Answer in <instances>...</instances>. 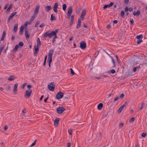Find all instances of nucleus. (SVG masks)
Masks as SVG:
<instances>
[{"label": "nucleus", "instance_id": "1", "mask_svg": "<svg viewBox=\"0 0 147 147\" xmlns=\"http://www.w3.org/2000/svg\"><path fill=\"white\" fill-rule=\"evenodd\" d=\"M53 51L54 50L52 49L50 50L49 53L47 61L49 62V67H51V63L52 61V57L53 53Z\"/></svg>", "mask_w": 147, "mask_h": 147}, {"label": "nucleus", "instance_id": "2", "mask_svg": "<svg viewBox=\"0 0 147 147\" xmlns=\"http://www.w3.org/2000/svg\"><path fill=\"white\" fill-rule=\"evenodd\" d=\"M58 32V30H56L55 31H53L51 33H50L49 38H51L53 36H54L55 38H57V33Z\"/></svg>", "mask_w": 147, "mask_h": 147}, {"label": "nucleus", "instance_id": "3", "mask_svg": "<svg viewBox=\"0 0 147 147\" xmlns=\"http://www.w3.org/2000/svg\"><path fill=\"white\" fill-rule=\"evenodd\" d=\"M55 85L53 82H51L48 86V89L50 91H53L55 89Z\"/></svg>", "mask_w": 147, "mask_h": 147}, {"label": "nucleus", "instance_id": "4", "mask_svg": "<svg viewBox=\"0 0 147 147\" xmlns=\"http://www.w3.org/2000/svg\"><path fill=\"white\" fill-rule=\"evenodd\" d=\"M65 110L63 107H59L57 109V111L58 114H61Z\"/></svg>", "mask_w": 147, "mask_h": 147}, {"label": "nucleus", "instance_id": "5", "mask_svg": "<svg viewBox=\"0 0 147 147\" xmlns=\"http://www.w3.org/2000/svg\"><path fill=\"white\" fill-rule=\"evenodd\" d=\"M32 92V91L31 90H27L25 92V95H24L25 97L26 98H29L31 95Z\"/></svg>", "mask_w": 147, "mask_h": 147}, {"label": "nucleus", "instance_id": "6", "mask_svg": "<svg viewBox=\"0 0 147 147\" xmlns=\"http://www.w3.org/2000/svg\"><path fill=\"white\" fill-rule=\"evenodd\" d=\"M63 94L61 92H58L56 95L55 98L57 99H59L62 98L63 96Z\"/></svg>", "mask_w": 147, "mask_h": 147}, {"label": "nucleus", "instance_id": "7", "mask_svg": "<svg viewBox=\"0 0 147 147\" xmlns=\"http://www.w3.org/2000/svg\"><path fill=\"white\" fill-rule=\"evenodd\" d=\"M86 47V44L84 41L80 43V47L82 49H84Z\"/></svg>", "mask_w": 147, "mask_h": 147}, {"label": "nucleus", "instance_id": "8", "mask_svg": "<svg viewBox=\"0 0 147 147\" xmlns=\"http://www.w3.org/2000/svg\"><path fill=\"white\" fill-rule=\"evenodd\" d=\"M18 84L17 83L16 84H14L13 88V93L14 94H17V86Z\"/></svg>", "mask_w": 147, "mask_h": 147}, {"label": "nucleus", "instance_id": "9", "mask_svg": "<svg viewBox=\"0 0 147 147\" xmlns=\"http://www.w3.org/2000/svg\"><path fill=\"white\" fill-rule=\"evenodd\" d=\"M72 11V8L71 7H70L69 9L67 12V15L69 16H70L71 14Z\"/></svg>", "mask_w": 147, "mask_h": 147}, {"label": "nucleus", "instance_id": "10", "mask_svg": "<svg viewBox=\"0 0 147 147\" xmlns=\"http://www.w3.org/2000/svg\"><path fill=\"white\" fill-rule=\"evenodd\" d=\"M38 47H38L36 46H35L34 47L35 51L34 53V54L35 56L36 55L38 52L39 51Z\"/></svg>", "mask_w": 147, "mask_h": 147}, {"label": "nucleus", "instance_id": "11", "mask_svg": "<svg viewBox=\"0 0 147 147\" xmlns=\"http://www.w3.org/2000/svg\"><path fill=\"white\" fill-rule=\"evenodd\" d=\"M40 7V6L39 5H37L36 8L35 10L34 11V15H36V16L37 14L38 13V12L39 8Z\"/></svg>", "mask_w": 147, "mask_h": 147}, {"label": "nucleus", "instance_id": "12", "mask_svg": "<svg viewBox=\"0 0 147 147\" xmlns=\"http://www.w3.org/2000/svg\"><path fill=\"white\" fill-rule=\"evenodd\" d=\"M59 118H56L54 121V125L55 127H57L59 123Z\"/></svg>", "mask_w": 147, "mask_h": 147}, {"label": "nucleus", "instance_id": "13", "mask_svg": "<svg viewBox=\"0 0 147 147\" xmlns=\"http://www.w3.org/2000/svg\"><path fill=\"white\" fill-rule=\"evenodd\" d=\"M114 4V3L113 2H111L109 5H104L103 7V8L105 9L107 7H111Z\"/></svg>", "mask_w": 147, "mask_h": 147}, {"label": "nucleus", "instance_id": "14", "mask_svg": "<svg viewBox=\"0 0 147 147\" xmlns=\"http://www.w3.org/2000/svg\"><path fill=\"white\" fill-rule=\"evenodd\" d=\"M86 13V11L85 10H83L82 12V13L80 17L82 19V20L84 19V17L85 16Z\"/></svg>", "mask_w": 147, "mask_h": 147}, {"label": "nucleus", "instance_id": "15", "mask_svg": "<svg viewBox=\"0 0 147 147\" xmlns=\"http://www.w3.org/2000/svg\"><path fill=\"white\" fill-rule=\"evenodd\" d=\"M58 7V3H56L54 5V6L53 7V10L54 11L56 12H57V8Z\"/></svg>", "mask_w": 147, "mask_h": 147}, {"label": "nucleus", "instance_id": "16", "mask_svg": "<svg viewBox=\"0 0 147 147\" xmlns=\"http://www.w3.org/2000/svg\"><path fill=\"white\" fill-rule=\"evenodd\" d=\"M16 78L15 76H11L8 78V80L9 81H12L14 80Z\"/></svg>", "mask_w": 147, "mask_h": 147}, {"label": "nucleus", "instance_id": "17", "mask_svg": "<svg viewBox=\"0 0 147 147\" xmlns=\"http://www.w3.org/2000/svg\"><path fill=\"white\" fill-rule=\"evenodd\" d=\"M103 104L102 103H100L98 104L97 106V108L98 110H101L103 107Z\"/></svg>", "mask_w": 147, "mask_h": 147}, {"label": "nucleus", "instance_id": "18", "mask_svg": "<svg viewBox=\"0 0 147 147\" xmlns=\"http://www.w3.org/2000/svg\"><path fill=\"white\" fill-rule=\"evenodd\" d=\"M25 36L26 39L28 38L29 37V35L28 34V32L27 29L25 30Z\"/></svg>", "mask_w": 147, "mask_h": 147}, {"label": "nucleus", "instance_id": "19", "mask_svg": "<svg viewBox=\"0 0 147 147\" xmlns=\"http://www.w3.org/2000/svg\"><path fill=\"white\" fill-rule=\"evenodd\" d=\"M18 24H15L14 26L13 30L15 32H16L18 30Z\"/></svg>", "mask_w": 147, "mask_h": 147}, {"label": "nucleus", "instance_id": "20", "mask_svg": "<svg viewBox=\"0 0 147 147\" xmlns=\"http://www.w3.org/2000/svg\"><path fill=\"white\" fill-rule=\"evenodd\" d=\"M50 35V31H48L45 32V34L43 35V36L45 37H47V36H48L49 38Z\"/></svg>", "mask_w": 147, "mask_h": 147}, {"label": "nucleus", "instance_id": "21", "mask_svg": "<svg viewBox=\"0 0 147 147\" xmlns=\"http://www.w3.org/2000/svg\"><path fill=\"white\" fill-rule=\"evenodd\" d=\"M18 47H19L18 45H16L15 46V48H14V49L12 50V51L13 52H16L18 50Z\"/></svg>", "mask_w": 147, "mask_h": 147}, {"label": "nucleus", "instance_id": "22", "mask_svg": "<svg viewBox=\"0 0 147 147\" xmlns=\"http://www.w3.org/2000/svg\"><path fill=\"white\" fill-rule=\"evenodd\" d=\"M74 19V16H71V23L70 24V26H71L72 25Z\"/></svg>", "mask_w": 147, "mask_h": 147}, {"label": "nucleus", "instance_id": "23", "mask_svg": "<svg viewBox=\"0 0 147 147\" xmlns=\"http://www.w3.org/2000/svg\"><path fill=\"white\" fill-rule=\"evenodd\" d=\"M6 35V32L5 31H3V34L2 36L1 40L3 41L4 40V37Z\"/></svg>", "mask_w": 147, "mask_h": 147}, {"label": "nucleus", "instance_id": "24", "mask_svg": "<svg viewBox=\"0 0 147 147\" xmlns=\"http://www.w3.org/2000/svg\"><path fill=\"white\" fill-rule=\"evenodd\" d=\"M24 26H21L20 27V34L22 35L23 33L24 29Z\"/></svg>", "mask_w": 147, "mask_h": 147}, {"label": "nucleus", "instance_id": "25", "mask_svg": "<svg viewBox=\"0 0 147 147\" xmlns=\"http://www.w3.org/2000/svg\"><path fill=\"white\" fill-rule=\"evenodd\" d=\"M45 8L46 10L47 11H48L49 10L51 9L52 8L51 6H47L45 7Z\"/></svg>", "mask_w": 147, "mask_h": 147}, {"label": "nucleus", "instance_id": "26", "mask_svg": "<svg viewBox=\"0 0 147 147\" xmlns=\"http://www.w3.org/2000/svg\"><path fill=\"white\" fill-rule=\"evenodd\" d=\"M81 25V22L80 20L79 19H78V24L76 26V28H80Z\"/></svg>", "mask_w": 147, "mask_h": 147}, {"label": "nucleus", "instance_id": "27", "mask_svg": "<svg viewBox=\"0 0 147 147\" xmlns=\"http://www.w3.org/2000/svg\"><path fill=\"white\" fill-rule=\"evenodd\" d=\"M41 45V42L40 39L39 38H38L37 39V46L38 47H40Z\"/></svg>", "mask_w": 147, "mask_h": 147}, {"label": "nucleus", "instance_id": "28", "mask_svg": "<svg viewBox=\"0 0 147 147\" xmlns=\"http://www.w3.org/2000/svg\"><path fill=\"white\" fill-rule=\"evenodd\" d=\"M56 20L55 17L53 16V14H52L51 16V18L50 20L51 21L55 20Z\"/></svg>", "mask_w": 147, "mask_h": 147}, {"label": "nucleus", "instance_id": "29", "mask_svg": "<svg viewBox=\"0 0 147 147\" xmlns=\"http://www.w3.org/2000/svg\"><path fill=\"white\" fill-rule=\"evenodd\" d=\"M140 11H138L137 12H134L133 13V14L134 16H138L140 14Z\"/></svg>", "mask_w": 147, "mask_h": 147}, {"label": "nucleus", "instance_id": "30", "mask_svg": "<svg viewBox=\"0 0 147 147\" xmlns=\"http://www.w3.org/2000/svg\"><path fill=\"white\" fill-rule=\"evenodd\" d=\"M115 73V71L114 69H112L111 70H109L108 71V73L110 74H113Z\"/></svg>", "mask_w": 147, "mask_h": 147}, {"label": "nucleus", "instance_id": "31", "mask_svg": "<svg viewBox=\"0 0 147 147\" xmlns=\"http://www.w3.org/2000/svg\"><path fill=\"white\" fill-rule=\"evenodd\" d=\"M66 7H67V5H66V4H63V6H62V9L63 10H64V11H65L66 9Z\"/></svg>", "mask_w": 147, "mask_h": 147}, {"label": "nucleus", "instance_id": "32", "mask_svg": "<svg viewBox=\"0 0 147 147\" xmlns=\"http://www.w3.org/2000/svg\"><path fill=\"white\" fill-rule=\"evenodd\" d=\"M16 13H17L16 12H14L12 13L10 16V17L12 18L13 16H14L16 14Z\"/></svg>", "mask_w": 147, "mask_h": 147}, {"label": "nucleus", "instance_id": "33", "mask_svg": "<svg viewBox=\"0 0 147 147\" xmlns=\"http://www.w3.org/2000/svg\"><path fill=\"white\" fill-rule=\"evenodd\" d=\"M124 125L123 123H120L119 125V128H121Z\"/></svg>", "mask_w": 147, "mask_h": 147}, {"label": "nucleus", "instance_id": "34", "mask_svg": "<svg viewBox=\"0 0 147 147\" xmlns=\"http://www.w3.org/2000/svg\"><path fill=\"white\" fill-rule=\"evenodd\" d=\"M135 118L134 117H132L129 120V121L130 123H131L134 121Z\"/></svg>", "mask_w": 147, "mask_h": 147}, {"label": "nucleus", "instance_id": "35", "mask_svg": "<svg viewBox=\"0 0 147 147\" xmlns=\"http://www.w3.org/2000/svg\"><path fill=\"white\" fill-rule=\"evenodd\" d=\"M12 7V5L11 4L9 7H8V8L7 9V11H10V9Z\"/></svg>", "mask_w": 147, "mask_h": 147}, {"label": "nucleus", "instance_id": "36", "mask_svg": "<svg viewBox=\"0 0 147 147\" xmlns=\"http://www.w3.org/2000/svg\"><path fill=\"white\" fill-rule=\"evenodd\" d=\"M112 62L113 64V67H116V65H115V61L113 58H112Z\"/></svg>", "mask_w": 147, "mask_h": 147}, {"label": "nucleus", "instance_id": "37", "mask_svg": "<svg viewBox=\"0 0 147 147\" xmlns=\"http://www.w3.org/2000/svg\"><path fill=\"white\" fill-rule=\"evenodd\" d=\"M125 15V12L124 11H122L121 13V16L122 17H123Z\"/></svg>", "mask_w": 147, "mask_h": 147}, {"label": "nucleus", "instance_id": "38", "mask_svg": "<svg viewBox=\"0 0 147 147\" xmlns=\"http://www.w3.org/2000/svg\"><path fill=\"white\" fill-rule=\"evenodd\" d=\"M144 106V104H143V103H142L141 106L139 108V110H141L142 109H143V108Z\"/></svg>", "mask_w": 147, "mask_h": 147}, {"label": "nucleus", "instance_id": "39", "mask_svg": "<svg viewBox=\"0 0 147 147\" xmlns=\"http://www.w3.org/2000/svg\"><path fill=\"white\" fill-rule=\"evenodd\" d=\"M122 110H123L121 109V108L120 107L117 111L118 113V114H120Z\"/></svg>", "mask_w": 147, "mask_h": 147}, {"label": "nucleus", "instance_id": "40", "mask_svg": "<svg viewBox=\"0 0 147 147\" xmlns=\"http://www.w3.org/2000/svg\"><path fill=\"white\" fill-rule=\"evenodd\" d=\"M136 37L138 39L140 40L141 38L142 37V35H140L139 36H137Z\"/></svg>", "mask_w": 147, "mask_h": 147}, {"label": "nucleus", "instance_id": "41", "mask_svg": "<svg viewBox=\"0 0 147 147\" xmlns=\"http://www.w3.org/2000/svg\"><path fill=\"white\" fill-rule=\"evenodd\" d=\"M70 70H71V74L72 75H74L75 74V73L73 71V69L71 68H70Z\"/></svg>", "mask_w": 147, "mask_h": 147}, {"label": "nucleus", "instance_id": "42", "mask_svg": "<svg viewBox=\"0 0 147 147\" xmlns=\"http://www.w3.org/2000/svg\"><path fill=\"white\" fill-rule=\"evenodd\" d=\"M18 45V46H19L20 47H21L23 46L24 43L22 42H20Z\"/></svg>", "mask_w": 147, "mask_h": 147}, {"label": "nucleus", "instance_id": "43", "mask_svg": "<svg viewBox=\"0 0 147 147\" xmlns=\"http://www.w3.org/2000/svg\"><path fill=\"white\" fill-rule=\"evenodd\" d=\"M140 67V66H139V67H135L134 69V72H135L136 71L137 69H139Z\"/></svg>", "mask_w": 147, "mask_h": 147}, {"label": "nucleus", "instance_id": "44", "mask_svg": "<svg viewBox=\"0 0 147 147\" xmlns=\"http://www.w3.org/2000/svg\"><path fill=\"white\" fill-rule=\"evenodd\" d=\"M72 129H69L68 130V133L69 134H70V135H72Z\"/></svg>", "mask_w": 147, "mask_h": 147}, {"label": "nucleus", "instance_id": "45", "mask_svg": "<svg viewBox=\"0 0 147 147\" xmlns=\"http://www.w3.org/2000/svg\"><path fill=\"white\" fill-rule=\"evenodd\" d=\"M124 94H122L119 97L120 98H123L124 96Z\"/></svg>", "mask_w": 147, "mask_h": 147}, {"label": "nucleus", "instance_id": "46", "mask_svg": "<svg viewBox=\"0 0 147 147\" xmlns=\"http://www.w3.org/2000/svg\"><path fill=\"white\" fill-rule=\"evenodd\" d=\"M142 42V40H138L137 42L138 44H140Z\"/></svg>", "mask_w": 147, "mask_h": 147}, {"label": "nucleus", "instance_id": "47", "mask_svg": "<svg viewBox=\"0 0 147 147\" xmlns=\"http://www.w3.org/2000/svg\"><path fill=\"white\" fill-rule=\"evenodd\" d=\"M39 23H40V22L39 21H37L36 22V24L35 25V27H37L38 25L39 24Z\"/></svg>", "mask_w": 147, "mask_h": 147}, {"label": "nucleus", "instance_id": "48", "mask_svg": "<svg viewBox=\"0 0 147 147\" xmlns=\"http://www.w3.org/2000/svg\"><path fill=\"white\" fill-rule=\"evenodd\" d=\"M36 144V140H35L34 142L30 146H34Z\"/></svg>", "mask_w": 147, "mask_h": 147}, {"label": "nucleus", "instance_id": "49", "mask_svg": "<svg viewBox=\"0 0 147 147\" xmlns=\"http://www.w3.org/2000/svg\"><path fill=\"white\" fill-rule=\"evenodd\" d=\"M26 83H24L22 86L21 88L22 89L24 88V87H25V86H26Z\"/></svg>", "mask_w": 147, "mask_h": 147}, {"label": "nucleus", "instance_id": "50", "mask_svg": "<svg viewBox=\"0 0 147 147\" xmlns=\"http://www.w3.org/2000/svg\"><path fill=\"white\" fill-rule=\"evenodd\" d=\"M146 133H143L142 134V137H146Z\"/></svg>", "mask_w": 147, "mask_h": 147}, {"label": "nucleus", "instance_id": "51", "mask_svg": "<svg viewBox=\"0 0 147 147\" xmlns=\"http://www.w3.org/2000/svg\"><path fill=\"white\" fill-rule=\"evenodd\" d=\"M119 97L118 96L115 97L114 99V101H115L118 100L119 99Z\"/></svg>", "mask_w": 147, "mask_h": 147}, {"label": "nucleus", "instance_id": "52", "mask_svg": "<svg viewBox=\"0 0 147 147\" xmlns=\"http://www.w3.org/2000/svg\"><path fill=\"white\" fill-rule=\"evenodd\" d=\"M125 106V104H124L121 106L120 107L123 110Z\"/></svg>", "mask_w": 147, "mask_h": 147}, {"label": "nucleus", "instance_id": "53", "mask_svg": "<svg viewBox=\"0 0 147 147\" xmlns=\"http://www.w3.org/2000/svg\"><path fill=\"white\" fill-rule=\"evenodd\" d=\"M29 24L28 22H26L24 24V26L25 27H27V25Z\"/></svg>", "mask_w": 147, "mask_h": 147}, {"label": "nucleus", "instance_id": "54", "mask_svg": "<svg viewBox=\"0 0 147 147\" xmlns=\"http://www.w3.org/2000/svg\"><path fill=\"white\" fill-rule=\"evenodd\" d=\"M67 147H70L71 145V143L70 142H68L67 144Z\"/></svg>", "mask_w": 147, "mask_h": 147}, {"label": "nucleus", "instance_id": "55", "mask_svg": "<svg viewBox=\"0 0 147 147\" xmlns=\"http://www.w3.org/2000/svg\"><path fill=\"white\" fill-rule=\"evenodd\" d=\"M130 21L131 24L132 25L134 24V22L133 20H130Z\"/></svg>", "mask_w": 147, "mask_h": 147}, {"label": "nucleus", "instance_id": "56", "mask_svg": "<svg viewBox=\"0 0 147 147\" xmlns=\"http://www.w3.org/2000/svg\"><path fill=\"white\" fill-rule=\"evenodd\" d=\"M22 112L24 113H26V109H25L24 108L23 109L22 111Z\"/></svg>", "mask_w": 147, "mask_h": 147}, {"label": "nucleus", "instance_id": "57", "mask_svg": "<svg viewBox=\"0 0 147 147\" xmlns=\"http://www.w3.org/2000/svg\"><path fill=\"white\" fill-rule=\"evenodd\" d=\"M57 38H55V37H54V38H53V43H54L55 41V39Z\"/></svg>", "mask_w": 147, "mask_h": 147}, {"label": "nucleus", "instance_id": "58", "mask_svg": "<svg viewBox=\"0 0 147 147\" xmlns=\"http://www.w3.org/2000/svg\"><path fill=\"white\" fill-rule=\"evenodd\" d=\"M31 87V86L30 85H28L27 86V88H28L29 90H30V89Z\"/></svg>", "mask_w": 147, "mask_h": 147}, {"label": "nucleus", "instance_id": "59", "mask_svg": "<svg viewBox=\"0 0 147 147\" xmlns=\"http://www.w3.org/2000/svg\"><path fill=\"white\" fill-rule=\"evenodd\" d=\"M8 128V127L7 125H5L4 127V129L6 130Z\"/></svg>", "mask_w": 147, "mask_h": 147}, {"label": "nucleus", "instance_id": "60", "mask_svg": "<svg viewBox=\"0 0 147 147\" xmlns=\"http://www.w3.org/2000/svg\"><path fill=\"white\" fill-rule=\"evenodd\" d=\"M133 8L131 7H130L129 8V11L130 12L131 11H132Z\"/></svg>", "mask_w": 147, "mask_h": 147}, {"label": "nucleus", "instance_id": "61", "mask_svg": "<svg viewBox=\"0 0 147 147\" xmlns=\"http://www.w3.org/2000/svg\"><path fill=\"white\" fill-rule=\"evenodd\" d=\"M128 8L127 7H126L125 9V12H127L128 11Z\"/></svg>", "mask_w": 147, "mask_h": 147}, {"label": "nucleus", "instance_id": "62", "mask_svg": "<svg viewBox=\"0 0 147 147\" xmlns=\"http://www.w3.org/2000/svg\"><path fill=\"white\" fill-rule=\"evenodd\" d=\"M129 0H125V3H128Z\"/></svg>", "mask_w": 147, "mask_h": 147}, {"label": "nucleus", "instance_id": "63", "mask_svg": "<svg viewBox=\"0 0 147 147\" xmlns=\"http://www.w3.org/2000/svg\"><path fill=\"white\" fill-rule=\"evenodd\" d=\"M44 25H45L43 24H42L40 25V28H42L44 26Z\"/></svg>", "mask_w": 147, "mask_h": 147}, {"label": "nucleus", "instance_id": "64", "mask_svg": "<svg viewBox=\"0 0 147 147\" xmlns=\"http://www.w3.org/2000/svg\"><path fill=\"white\" fill-rule=\"evenodd\" d=\"M48 97H47L46 98H45V100H44V102H46L47 101V100H48Z\"/></svg>", "mask_w": 147, "mask_h": 147}]
</instances>
